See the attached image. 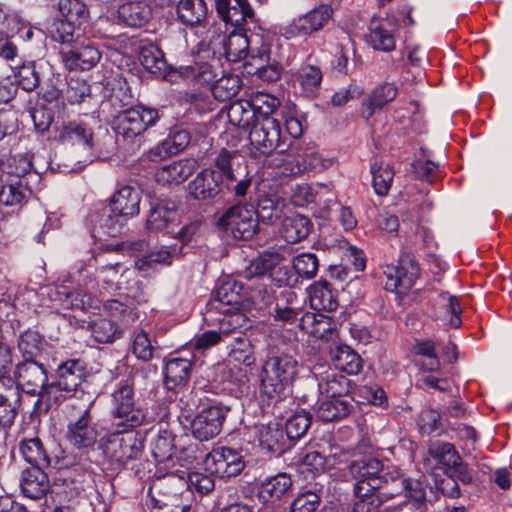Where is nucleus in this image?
Returning a JSON list of instances; mask_svg holds the SVG:
<instances>
[{
  "label": "nucleus",
  "instance_id": "1",
  "mask_svg": "<svg viewBox=\"0 0 512 512\" xmlns=\"http://www.w3.org/2000/svg\"><path fill=\"white\" fill-rule=\"evenodd\" d=\"M298 373L297 360L287 353L270 354L260 374L261 392L269 399H280Z\"/></svg>",
  "mask_w": 512,
  "mask_h": 512
},
{
  "label": "nucleus",
  "instance_id": "2",
  "mask_svg": "<svg viewBox=\"0 0 512 512\" xmlns=\"http://www.w3.org/2000/svg\"><path fill=\"white\" fill-rule=\"evenodd\" d=\"M190 491H187L186 479L169 473L158 479L149 489L151 512H188Z\"/></svg>",
  "mask_w": 512,
  "mask_h": 512
},
{
  "label": "nucleus",
  "instance_id": "3",
  "mask_svg": "<svg viewBox=\"0 0 512 512\" xmlns=\"http://www.w3.org/2000/svg\"><path fill=\"white\" fill-rule=\"evenodd\" d=\"M92 407L93 401L68 406L66 439L78 449L91 447L97 442L99 426L91 413Z\"/></svg>",
  "mask_w": 512,
  "mask_h": 512
},
{
  "label": "nucleus",
  "instance_id": "4",
  "mask_svg": "<svg viewBox=\"0 0 512 512\" xmlns=\"http://www.w3.org/2000/svg\"><path fill=\"white\" fill-rule=\"evenodd\" d=\"M112 418L113 425L128 431L145 423L146 410L135 401L134 389L131 385L120 384L112 393Z\"/></svg>",
  "mask_w": 512,
  "mask_h": 512
},
{
  "label": "nucleus",
  "instance_id": "5",
  "mask_svg": "<svg viewBox=\"0 0 512 512\" xmlns=\"http://www.w3.org/2000/svg\"><path fill=\"white\" fill-rule=\"evenodd\" d=\"M95 125L96 119L92 115H83L69 120L59 128L57 140L64 146L83 151L88 157H95L97 154Z\"/></svg>",
  "mask_w": 512,
  "mask_h": 512
},
{
  "label": "nucleus",
  "instance_id": "6",
  "mask_svg": "<svg viewBox=\"0 0 512 512\" xmlns=\"http://www.w3.org/2000/svg\"><path fill=\"white\" fill-rule=\"evenodd\" d=\"M217 226L235 239L249 240L258 229L256 211L251 205H234L219 217Z\"/></svg>",
  "mask_w": 512,
  "mask_h": 512
},
{
  "label": "nucleus",
  "instance_id": "7",
  "mask_svg": "<svg viewBox=\"0 0 512 512\" xmlns=\"http://www.w3.org/2000/svg\"><path fill=\"white\" fill-rule=\"evenodd\" d=\"M249 141L255 154H272L283 145L279 120L268 113H261L250 129Z\"/></svg>",
  "mask_w": 512,
  "mask_h": 512
},
{
  "label": "nucleus",
  "instance_id": "8",
  "mask_svg": "<svg viewBox=\"0 0 512 512\" xmlns=\"http://www.w3.org/2000/svg\"><path fill=\"white\" fill-rule=\"evenodd\" d=\"M160 119L159 111L144 106H135L119 112L113 121L117 135L131 140L140 136Z\"/></svg>",
  "mask_w": 512,
  "mask_h": 512
},
{
  "label": "nucleus",
  "instance_id": "9",
  "mask_svg": "<svg viewBox=\"0 0 512 512\" xmlns=\"http://www.w3.org/2000/svg\"><path fill=\"white\" fill-rule=\"evenodd\" d=\"M230 407L222 402L211 400L191 422L193 436L200 441H208L222 431Z\"/></svg>",
  "mask_w": 512,
  "mask_h": 512
},
{
  "label": "nucleus",
  "instance_id": "10",
  "mask_svg": "<svg viewBox=\"0 0 512 512\" xmlns=\"http://www.w3.org/2000/svg\"><path fill=\"white\" fill-rule=\"evenodd\" d=\"M384 275L387 279L386 290L404 294L413 287L415 280L420 275V268L413 255L402 253L397 264L386 265Z\"/></svg>",
  "mask_w": 512,
  "mask_h": 512
},
{
  "label": "nucleus",
  "instance_id": "11",
  "mask_svg": "<svg viewBox=\"0 0 512 512\" xmlns=\"http://www.w3.org/2000/svg\"><path fill=\"white\" fill-rule=\"evenodd\" d=\"M334 10L329 4H319L292 20L285 29L288 38L311 36L323 30L333 20Z\"/></svg>",
  "mask_w": 512,
  "mask_h": 512
},
{
  "label": "nucleus",
  "instance_id": "12",
  "mask_svg": "<svg viewBox=\"0 0 512 512\" xmlns=\"http://www.w3.org/2000/svg\"><path fill=\"white\" fill-rule=\"evenodd\" d=\"M206 470L219 478H231L239 475L245 467L243 456L236 449L218 447L213 449L204 461Z\"/></svg>",
  "mask_w": 512,
  "mask_h": 512
},
{
  "label": "nucleus",
  "instance_id": "13",
  "mask_svg": "<svg viewBox=\"0 0 512 512\" xmlns=\"http://www.w3.org/2000/svg\"><path fill=\"white\" fill-rule=\"evenodd\" d=\"M87 221L94 237H116L123 232L127 219L110 204H101L90 211Z\"/></svg>",
  "mask_w": 512,
  "mask_h": 512
},
{
  "label": "nucleus",
  "instance_id": "14",
  "mask_svg": "<svg viewBox=\"0 0 512 512\" xmlns=\"http://www.w3.org/2000/svg\"><path fill=\"white\" fill-rule=\"evenodd\" d=\"M349 474L356 480L354 486L380 489L386 483L383 463L375 457H364L352 461L348 468Z\"/></svg>",
  "mask_w": 512,
  "mask_h": 512
},
{
  "label": "nucleus",
  "instance_id": "15",
  "mask_svg": "<svg viewBox=\"0 0 512 512\" xmlns=\"http://www.w3.org/2000/svg\"><path fill=\"white\" fill-rule=\"evenodd\" d=\"M235 158V152L222 149L214 160L215 172L221 174V179L225 182L226 189L236 197H244L251 187V178L244 175L239 178L232 169V161Z\"/></svg>",
  "mask_w": 512,
  "mask_h": 512
},
{
  "label": "nucleus",
  "instance_id": "16",
  "mask_svg": "<svg viewBox=\"0 0 512 512\" xmlns=\"http://www.w3.org/2000/svg\"><path fill=\"white\" fill-rule=\"evenodd\" d=\"M16 384L18 389L29 395H37L47 382V373L44 366L32 359H26L16 366Z\"/></svg>",
  "mask_w": 512,
  "mask_h": 512
},
{
  "label": "nucleus",
  "instance_id": "17",
  "mask_svg": "<svg viewBox=\"0 0 512 512\" xmlns=\"http://www.w3.org/2000/svg\"><path fill=\"white\" fill-rule=\"evenodd\" d=\"M396 23L392 18L371 19L366 34V42L374 50L391 52L395 49L394 32Z\"/></svg>",
  "mask_w": 512,
  "mask_h": 512
},
{
  "label": "nucleus",
  "instance_id": "18",
  "mask_svg": "<svg viewBox=\"0 0 512 512\" xmlns=\"http://www.w3.org/2000/svg\"><path fill=\"white\" fill-rule=\"evenodd\" d=\"M60 55L69 70L83 71L92 69L102 57L101 52L92 42L82 43L70 49L63 48Z\"/></svg>",
  "mask_w": 512,
  "mask_h": 512
},
{
  "label": "nucleus",
  "instance_id": "19",
  "mask_svg": "<svg viewBox=\"0 0 512 512\" xmlns=\"http://www.w3.org/2000/svg\"><path fill=\"white\" fill-rule=\"evenodd\" d=\"M21 392L11 380H0V427L10 429L19 413Z\"/></svg>",
  "mask_w": 512,
  "mask_h": 512
},
{
  "label": "nucleus",
  "instance_id": "20",
  "mask_svg": "<svg viewBox=\"0 0 512 512\" xmlns=\"http://www.w3.org/2000/svg\"><path fill=\"white\" fill-rule=\"evenodd\" d=\"M48 467H28L21 472L20 489L23 495L32 500L44 498L50 491V481L45 470Z\"/></svg>",
  "mask_w": 512,
  "mask_h": 512
},
{
  "label": "nucleus",
  "instance_id": "21",
  "mask_svg": "<svg viewBox=\"0 0 512 512\" xmlns=\"http://www.w3.org/2000/svg\"><path fill=\"white\" fill-rule=\"evenodd\" d=\"M226 188L221 174L214 169H203L189 183L191 195L197 200H207L216 197Z\"/></svg>",
  "mask_w": 512,
  "mask_h": 512
},
{
  "label": "nucleus",
  "instance_id": "22",
  "mask_svg": "<svg viewBox=\"0 0 512 512\" xmlns=\"http://www.w3.org/2000/svg\"><path fill=\"white\" fill-rule=\"evenodd\" d=\"M235 5L231 6L230 0H217L216 11L222 20L227 24L239 28L248 21L254 22L255 14L247 0H234Z\"/></svg>",
  "mask_w": 512,
  "mask_h": 512
},
{
  "label": "nucleus",
  "instance_id": "23",
  "mask_svg": "<svg viewBox=\"0 0 512 512\" xmlns=\"http://www.w3.org/2000/svg\"><path fill=\"white\" fill-rule=\"evenodd\" d=\"M244 294V285L236 280H227L220 284L216 289L211 302L209 303V313L213 310H225V306L232 310H239Z\"/></svg>",
  "mask_w": 512,
  "mask_h": 512
},
{
  "label": "nucleus",
  "instance_id": "24",
  "mask_svg": "<svg viewBox=\"0 0 512 512\" xmlns=\"http://www.w3.org/2000/svg\"><path fill=\"white\" fill-rule=\"evenodd\" d=\"M197 161L193 158H183L172 161L160 167L156 173V181L160 184H179L188 179L196 170Z\"/></svg>",
  "mask_w": 512,
  "mask_h": 512
},
{
  "label": "nucleus",
  "instance_id": "25",
  "mask_svg": "<svg viewBox=\"0 0 512 512\" xmlns=\"http://www.w3.org/2000/svg\"><path fill=\"white\" fill-rule=\"evenodd\" d=\"M104 451L113 461L126 463L141 453L140 446L133 436L123 437L113 433L109 436Z\"/></svg>",
  "mask_w": 512,
  "mask_h": 512
},
{
  "label": "nucleus",
  "instance_id": "26",
  "mask_svg": "<svg viewBox=\"0 0 512 512\" xmlns=\"http://www.w3.org/2000/svg\"><path fill=\"white\" fill-rule=\"evenodd\" d=\"M72 396L73 394L65 393L64 388L59 386L56 380L51 383L46 382L37 394L38 398L33 405L31 417L35 418L48 413Z\"/></svg>",
  "mask_w": 512,
  "mask_h": 512
},
{
  "label": "nucleus",
  "instance_id": "27",
  "mask_svg": "<svg viewBox=\"0 0 512 512\" xmlns=\"http://www.w3.org/2000/svg\"><path fill=\"white\" fill-rule=\"evenodd\" d=\"M178 217V203L172 199H161L152 205L146 226L151 231H162Z\"/></svg>",
  "mask_w": 512,
  "mask_h": 512
},
{
  "label": "nucleus",
  "instance_id": "28",
  "mask_svg": "<svg viewBox=\"0 0 512 512\" xmlns=\"http://www.w3.org/2000/svg\"><path fill=\"white\" fill-rule=\"evenodd\" d=\"M86 376L85 365L80 360L72 359L61 363L57 370L55 380L64 388L65 393L74 394Z\"/></svg>",
  "mask_w": 512,
  "mask_h": 512
},
{
  "label": "nucleus",
  "instance_id": "29",
  "mask_svg": "<svg viewBox=\"0 0 512 512\" xmlns=\"http://www.w3.org/2000/svg\"><path fill=\"white\" fill-rule=\"evenodd\" d=\"M117 14L125 26L141 28L150 20L152 10L145 1H127L119 6Z\"/></svg>",
  "mask_w": 512,
  "mask_h": 512
},
{
  "label": "nucleus",
  "instance_id": "30",
  "mask_svg": "<svg viewBox=\"0 0 512 512\" xmlns=\"http://www.w3.org/2000/svg\"><path fill=\"white\" fill-rule=\"evenodd\" d=\"M141 192L132 186H123L117 190L110 200V205L125 219L137 215L140 211Z\"/></svg>",
  "mask_w": 512,
  "mask_h": 512
},
{
  "label": "nucleus",
  "instance_id": "31",
  "mask_svg": "<svg viewBox=\"0 0 512 512\" xmlns=\"http://www.w3.org/2000/svg\"><path fill=\"white\" fill-rule=\"evenodd\" d=\"M260 447L272 454L280 455L285 449L286 435L278 423H269L256 427Z\"/></svg>",
  "mask_w": 512,
  "mask_h": 512
},
{
  "label": "nucleus",
  "instance_id": "32",
  "mask_svg": "<svg viewBox=\"0 0 512 512\" xmlns=\"http://www.w3.org/2000/svg\"><path fill=\"white\" fill-rule=\"evenodd\" d=\"M19 453L31 467H49L50 455L42 440L38 437L23 438L19 442Z\"/></svg>",
  "mask_w": 512,
  "mask_h": 512
},
{
  "label": "nucleus",
  "instance_id": "33",
  "mask_svg": "<svg viewBox=\"0 0 512 512\" xmlns=\"http://www.w3.org/2000/svg\"><path fill=\"white\" fill-rule=\"evenodd\" d=\"M179 20L188 27L205 26L208 7L204 0H180L177 5Z\"/></svg>",
  "mask_w": 512,
  "mask_h": 512
},
{
  "label": "nucleus",
  "instance_id": "34",
  "mask_svg": "<svg viewBox=\"0 0 512 512\" xmlns=\"http://www.w3.org/2000/svg\"><path fill=\"white\" fill-rule=\"evenodd\" d=\"M311 228L312 224L308 217L293 214L282 220L280 234L286 242L297 243L310 234Z\"/></svg>",
  "mask_w": 512,
  "mask_h": 512
},
{
  "label": "nucleus",
  "instance_id": "35",
  "mask_svg": "<svg viewBox=\"0 0 512 512\" xmlns=\"http://www.w3.org/2000/svg\"><path fill=\"white\" fill-rule=\"evenodd\" d=\"M397 96V88L392 83H383L377 86L362 102V116L369 119L376 110L382 109Z\"/></svg>",
  "mask_w": 512,
  "mask_h": 512
},
{
  "label": "nucleus",
  "instance_id": "36",
  "mask_svg": "<svg viewBox=\"0 0 512 512\" xmlns=\"http://www.w3.org/2000/svg\"><path fill=\"white\" fill-rule=\"evenodd\" d=\"M292 479L287 473H278L262 481L258 496L263 502L281 499L291 488Z\"/></svg>",
  "mask_w": 512,
  "mask_h": 512
},
{
  "label": "nucleus",
  "instance_id": "37",
  "mask_svg": "<svg viewBox=\"0 0 512 512\" xmlns=\"http://www.w3.org/2000/svg\"><path fill=\"white\" fill-rule=\"evenodd\" d=\"M301 327L313 337L321 340H331L336 334L333 321L323 314L307 313L301 319Z\"/></svg>",
  "mask_w": 512,
  "mask_h": 512
},
{
  "label": "nucleus",
  "instance_id": "38",
  "mask_svg": "<svg viewBox=\"0 0 512 512\" xmlns=\"http://www.w3.org/2000/svg\"><path fill=\"white\" fill-rule=\"evenodd\" d=\"M283 260L284 257L278 252L262 253L250 261L241 275L247 280L262 277L277 268Z\"/></svg>",
  "mask_w": 512,
  "mask_h": 512
},
{
  "label": "nucleus",
  "instance_id": "39",
  "mask_svg": "<svg viewBox=\"0 0 512 512\" xmlns=\"http://www.w3.org/2000/svg\"><path fill=\"white\" fill-rule=\"evenodd\" d=\"M192 363L185 358H172L166 362L164 382L169 390L185 385L189 379Z\"/></svg>",
  "mask_w": 512,
  "mask_h": 512
},
{
  "label": "nucleus",
  "instance_id": "40",
  "mask_svg": "<svg viewBox=\"0 0 512 512\" xmlns=\"http://www.w3.org/2000/svg\"><path fill=\"white\" fill-rule=\"evenodd\" d=\"M353 409L352 399L331 398L321 402L316 413L317 417L323 422H331L347 417Z\"/></svg>",
  "mask_w": 512,
  "mask_h": 512
},
{
  "label": "nucleus",
  "instance_id": "41",
  "mask_svg": "<svg viewBox=\"0 0 512 512\" xmlns=\"http://www.w3.org/2000/svg\"><path fill=\"white\" fill-rule=\"evenodd\" d=\"M217 311L220 317L214 318L213 321L217 322V332L220 333L223 340L230 334L243 335L239 330L247 327L248 319L242 312L232 310V308Z\"/></svg>",
  "mask_w": 512,
  "mask_h": 512
},
{
  "label": "nucleus",
  "instance_id": "42",
  "mask_svg": "<svg viewBox=\"0 0 512 512\" xmlns=\"http://www.w3.org/2000/svg\"><path fill=\"white\" fill-rule=\"evenodd\" d=\"M335 367L348 375H357L362 369L361 357L349 346L339 345L331 351Z\"/></svg>",
  "mask_w": 512,
  "mask_h": 512
},
{
  "label": "nucleus",
  "instance_id": "43",
  "mask_svg": "<svg viewBox=\"0 0 512 512\" xmlns=\"http://www.w3.org/2000/svg\"><path fill=\"white\" fill-rule=\"evenodd\" d=\"M227 118L230 124L242 128L248 129L259 115H256L254 106L247 100H237L230 104L227 110Z\"/></svg>",
  "mask_w": 512,
  "mask_h": 512
},
{
  "label": "nucleus",
  "instance_id": "44",
  "mask_svg": "<svg viewBox=\"0 0 512 512\" xmlns=\"http://www.w3.org/2000/svg\"><path fill=\"white\" fill-rule=\"evenodd\" d=\"M319 391L331 398L346 396L351 388L350 380L337 372L329 371L318 382Z\"/></svg>",
  "mask_w": 512,
  "mask_h": 512
},
{
  "label": "nucleus",
  "instance_id": "45",
  "mask_svg": "<svg viewBox=\"0 0 512 512\" xmlns=\"http://www.w3.org/2000/svg\"><path fill=\"white\" fill-rule=\"evenodd\" d=\"M311 306L316 310L332 312L336 310L338 304L334 298L330 283L326 280L315 282L310 287Z\"/></svg>",
  "mask_w": 512,
  "mask_h": 512
},
{
  "label": "nucleus",
  "instance_id": "46",
  "mask_svg": "<svg viewBox=\"0 0 512 512\" xmlns=\"http://www.w3.org/2000/svg\"><path fill=\"white\" fill-rule=\"evenodd\" d=\"M222 38L220 43L223 45L224 54L228 61L238 62L245 59L249 54V40L246 35L231 33L227 38L225 35H218Z\"/></svg>",
  "mask_w": 512,
  "mask_h": 512
},
{
  "label": "nucleus",
  "instance_id": "47",
  "mask_svg": "<svg viewBox=\"0 0 512 512\" xmlns=\"http://www.w3.org/2000/svg\"><path fill=\"white\" fill-rule=\"evenodd\" d=\"M378 490L364 486H354L355 502L352 512H377L383 504V499Z\"/></svg>",
  "mask_w": 512,
  "mask_h": 512
},
{
  "label": "nucleus",
  "instance_id": "48",
  "mask_svg": "<svg viewBox=\"0 0 512 512\" xmlns=\"http://www.w3.org/2000/svg\"><path fill=\"white\" fill-rule=\"evenodd\" d=\"M74 471L77 472L74 477L71 471H64L62 477L59 478L61 488L57 494L63 500L72 501L84 491L85 474L78 469Z\"/></svg>",
  "mask_w": 512,
  "mask_h": 512
},
{
  "label": "nucleus",
  "instance_id": "49",
  "mask_svg": "<svg viewBox=\"0 0 512 512\" xmlns=\"http://www.w3.org/2000/svg\"><path fill=\"white\" fill-rule=\"evenodd\" d=\"M295 78L308 96H315L320 88L323 74L317 66L303 65L297 71Z\"/></svg>",
  "mask_w": 512,
  "mask_h": 512
},
{
  "label": "nucleus",
  "instance_id": "50",
  "mask_svg": "<svg viewBox=\"0 0 512 512\" xmlns=\"http://www.w3.org/2000/svg\"><path fill=\"white\" fill-rule=\"evenodd\" d=\"M371 173L372 185L376 194L387 195L395 174L393 168L388 163H375L371 166Z\"/></svg>",
  "mask_w": 512,
  "mask_h": 512
},
{
  "label": "nucleus",
  "instance_id": "51",
  "mask_svg": "<svg viewBox=\"0 0 512 512\" xmlns=\"http://www.w3.org/2000/svg\"><path fill=\"white\" fill-rule=\"evenodd\" d=\"M284 202L278 197H263L258 202V208L255 209L257 222L261 220L265 223H274L282 216Z\"/></svg>",
  "mask_w": 512,
  "mask_h": 512
},
{
  "label": "nucleus",
  "instance_id": "52",
  "mask_svg": "<svg viewBox=\"0 0 512 512\" xmlns=\"http://www.w3.org/2000/svg\"><path fill=\"white\" fill-rule=\"evenodd\" d=\"M241 88V79L236 75H224L212 86L211 92L218 101H228L236 96Z\"/></svg>",
  "mask_w": 512,
  "mask_h": 512
},
{
  "label": "nucleus",
  "instance_id": "53",
  "mask_svg": "<svg viewBox=\"0 0 512 512\" xmlns=\"http://www.w3.org/2000/svg\"><path fill=\"white\" fill-rule=\"evenodd\" d=\"M183 253L182 247H178L177 244L169 247H161L159 250L152 251L139 259L136 262V266L142 270L153 263L170 265L174 256H180Z\"/></svg>",
  "mask_w": 512,
  "mask_h": 512
},
{
  "label": "nucleus",
  "instance_id": "54",
  "mask_svg": "<svg viewBox=\"0 0 512 512\" xmlns=\"http://www.w3.org/2000/svg\"><path fill=\"white\" fill-rule=\"evenodd\" d=\"M58 9L66 20L74 24H81L89 17L86 4L80 0H59Z\"/></svg>",
  "mask_w": 512,
  "mask_h": 512
},
{
  "label": "nucleus",
  "instance_id": "55",
  "mask_svg": "<svg viewBox=\"0 0 512 512\" xmlns=\"http://www.w3.org/2000/svg\"><path fill=\"white\" fill-rule=\"evenodd\" d=\"M312 416L310 413L302 411L291 416L285 424V435L290 440L302 438L311 425Z\"/></svg>",
  "mask_w": 512,
  "mask_h": 512
},
{
  "label": "nucleus",
  "instance_id": "56",
  "mask_svg": "<svg viewBox=\"0 0 512 512\" xmlns=\"http://www.w3.org/2000/svg\"><path fill=\"white\" fill-rule=\"evenodd\" d=\"M139 60L142 66L150 73H161L165 68V59L162 51L156 46L142 47Z\"/></svg>",
  "mask_w": 512,
  "mask_h": 512
},
{
  "label": "nucleus",
  "instance_id": "57",
  "mask_svg": "<svg viewBox=\"0 0 512 512\" xmlns=\"http://www.w3.org/2000/svg\"><path fill=\"white\" fill-rule=\"evenodd\" d=\"M428 453L438 463L446 466V468L459 459V453L456 451L455 447L448 442H431L428 447Z\"/></svg>",
  "mask_w": 512,
  "mask_h": 512
},
{
  "label": "nucleus",
  "instance_id": "58",
  "mask_svg": "<svg viewBox=\"0 0 512 512\" xmlns=\"http://www.w3.org/2000/svg\"><path fill=\"white\" fill-rule=\"evenodd\" d=\"M50 37L62 44H70L74 41V23L63 20L53 19L47 26Z\"/></svg>",
  "mask_w": 512,
  "mask_h": 512
},
{
  "label": "nucleus",
  "instance_id": "59",
  "mask_svg": "<svg viewBox=\"0 0 512 512\" xmlns=\"http://www.w3.org/2000/svg\"><path fill=\"white\" fill-rule=\"evenodd\" d=\"M89 328L92 337L99 343L112 342L118 333L115 323L105 318H99L91 322Z\"/></svg>",
  "mask_w": 512,
  "mask_h": 512
},
{
  "label": "nucleus",
  "instance_id": "60",
  "mask_svg": "<svg viewBox=\"0 0 512 512\" xmlns=\"http://www.w3.org/2000/svg\"><path fill=\"white\" fill-rule=\"evenodd\" d=\"M293 268L300 277L311 279L317 274L319 259L314 253H301L293 259Z\"/></svg>",
  "mask_w": 512,
  "mask_h": 512
},
{
  "label": "nucleus",
  "instance_id": "61",
  "mask_svg": "<svg viewBox=\"0 0 512 512\" xmlns=\"http://www.w3.org/2000/svg\"><path fill=\"white\" fill-rule=\"evenodd\" d=\"M235 344L230 352V357L245 366H251L255 362L253 347L249 339L244 335L234 338Z\"/></svg>",
  "mask_w": 512,
  "mask_h": 512
},
{
  "label": "nucleus",
  "instance_id": "62",
  "mask_svg": "<svg viewBox=\"0 0 512 512\" xmlns=\"http://www.w3.org/2000/svg\"><path fill=\"white\" fill-rule=\"evenodd\" d=\"M411 167L415 177L420 180L433 183L440 177L439 164L433 161L418 159L412 163Z\"/></svg>",
  "mask_w": 512,
  "mask_h": 512
},
{
  "label": "nucleus",
  "instance_id": "63",
  "mask_svg": "<svg viewBox=\"0 0 512 512\" xmlns=\"http://www.w3.org/2000/svg\"><path fill=\"white\" fill-rule=\"evenodd\" d=\"M27 191L23 181L19 179L17 182H11L2 187L0 201L9 206L20 204L26 197Z\"/></svg>",
  "mask_w": 512,
  "mask_h": 512
},
{
  "label": "nucleus",
  "instance_id": "64",
  "mask_svg": "<svg viewBox=\"0 0 512 512\" xmlns=\"http://www.w3.org/2000/svg\"><path fill=\"white\" fill-rule=\"evenodd\" d=\"M17 83L24 91L35 90L40 83L39 74L34 63L23 64L16 75Z\"/></svg>",
  "mask_w": 512,
  "mask_h": 512
}]
</instances>
